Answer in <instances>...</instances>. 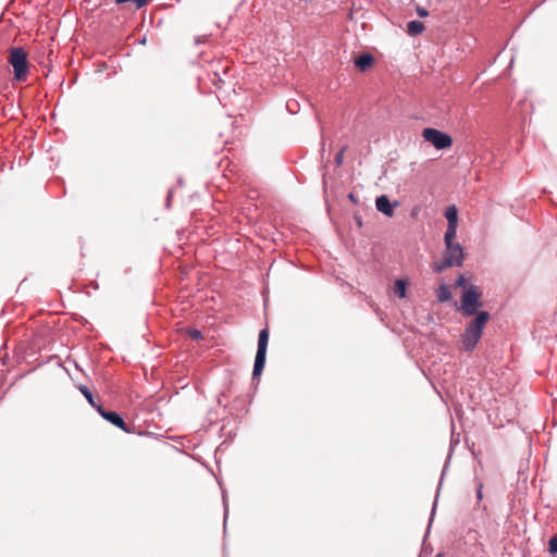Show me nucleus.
<instances>
[{"label":"nucleus","instance_id":"16","mask_svg":"<svg viewBox=\"0 0 557 557\" xmlns=\"http://www.w3.org/2000/svg\"><path fill=\"white\" fill-rule=\"evenodd\" d=\"M79 391L81 393L86 397V399L88 400V403L97 409V406H99L98 404L95 403V399H94V396H92V393L89 391V388L85 385H81L79 386Z\"/></svg>","mask_w":557,"mask_h":557},{"label":"nucleus","instance_id":"2","mask_svg":"<svg viewBox=\"0 0 557 557\" xmlns=\"http://www.w3.org/2000/svg\"><path fill=\"white\" fill-rule=\"evenodd\" d=\"M8 62L14 70V79L25 82L29 73L27 52L22 47L9 49Z\"/></svg>","mask_w":557,"mask_h":557},{"label":"nucleus","instance_id":"19","mask_svg":"<svg viewBox=\"0 0 557 557\" xmlns=\"http://www.w3.org/2000/svg\"><path fill=\"white\" fill-rule=\"evenodd\" d=\"M346 146H344L338 152L337 154L335 156V163L337 166L342 165L343 163V159H344V153H345V150H346Z\"/></svg>","mask_w":557,"mask_h":557},{"label":"nucleus","instance_id":"22","mask_svg":"<svg viewBox=\"0 0 557 557\" xmlns=\"http://www.w3.org/2000/svg\"><path fill=\"white\" fill-rule=\"evenodd\" d=\"M417 13L421 17L428 16V14H429L424 8H418Z\"/></svg>","mask_w":557,"mask_h":557},{"label":"nucleus","instance_id":"12","mask_svg":"<svg viewBox=\"0 0 557 557\" xmlns=\"http://www.w3.org/2000/svg\"><path fill=\"white\" fill-rule=\"evenodd\" d=\"M424 30V24L420 21H410L407 24V32L411 36H417Z\"/></svg>","mask_w":557,"mask_h":557},{"label":"nucleus","instance_id":"20","mask_svg":"<svg viewBox=\"0 0 557 557\" xmlns=\"http://www.w3.org/2000/svg\"><path fill=\"white\" fill-rule=\"evenodd\" d=\"M466 284H467V280L465 277V275H459V277L455 282V286L456 287H463L465 288Z\"/></svg>","mask_w":557,"mask_h":557},{"label":"nucleus","instance_id":"1","mask_svg":"<svg viewBox=\"0 0 557 557\" xmlns=\"http://www.w3.org/2000/svg\"><path fill=\"white\" fill-rule=\"evenodd\" d=\"M488 320V312L480 311L475 318L467 325L460 338L461 346L465 350L471 351L474 349Z\"/></svg>","mask_w":557,"mask_h":557},{"label":"nucleus","instance_id":"4","mask_svg":"<svg viewBox=\"0 0 557 557\" xmlns=\"http://www.w3.org/2000/svg\"><path fill=\"white\" fill-rule=\"evenodd\" d=\"M465 255L463 249L458 243H451L449 246H445V251L441 262L435 264V271L437 273L451 267H460L462 264Z\"/></svg>","mask_w":557,"mask_h":557},{"label":"nucleus","instance_id":"21","mask_svg":"<svg viewBox=\"0 0 557 557\" xmlns=\"http://www.w3.org/2000/svg\"><path fill=\"white\" fill-rule=\"evenodd\" d=\"M214 76L218 78V81L214 78L213 83L218 89H221L224 82L216 73H214Z\"/></svg>","mask_w":557,"mask_h":557},{"label":"nucleus","instance_id":"11","mask_svg":"<svg viewBox=\"0 0 557 557\" xmlns=\"http://www.w3.org/2000/svg\"><path fill=\"white\" fill-rule=\"evenodd\" d=\"M436 297L440 302H445L451 299L453 295L449 286L441 285L436 290Z\"/></svg>","mask_w":557,"mask_h":557},{"label":"nucleus","instance_id":"13","mask_svg":"<svg viewBox=\"0 0 557 557\" xmlns=\"http://www.w3.org/2000/svg\"><path fill=\"white\" fill-rule=\"evenodd\" d=\"M445 218L447 219V225H458V211L455 206L447 208Z\"/></svg>","mask_w":557,"mask_h":557},{"label":"nucleus","instance_id":"5","mask_svg":"<svg viewBox=\"0 0 557 557\" xmlns=\"http://www.w3.org/2000/svg\"><path fill=\"white\" fill-rule=\"evenodd\" d=\"M268 342H269V330L263 329L260 331L259 337H258V349H257L255 364H253V371H252L253 377L259 376L263 371V368L265 364Z\"/></svg>","mask_w":557,"mask_h":557},{"label":"nucleus","instance_id":"15","mask_svg":"<svg viewBox=\"0 0 557 557\" xmlns=\"http://www.w3.org/2000/svg\"><path fill=\"white\" fill-rule=\"evenodd\" d=\"M407 292V283L403 280H397L394 285V294L399 298H405Z\"/></svg>","mask_w":557,"mask_h":557},{"label":"nucleus","instance_id":"9","mask_svg":"<svg viewBox=\"0 0 557 557\" xmlns=\"http://www.w3.org/2000/svg\"><path fill=\"white\" fill-rule=\"evenodd\" d=\"M374 62V59L371 54L369 53H364V54H361L360 57H358L356 60H355V65L361 71V72H364L367 71L369 67L372 66Z\"/></svg>","mask_w":557,"mask_h":557},{"label":"nucleus","instance_id":"7","mask_svg":"<svg viewBox=\"0 0 557 557\" xmlns=\"http://www.w3.org/2000/svg\"><path fill=\"white\" fill-rule=\"evenodd\" d=\"M97 411L101 414L103 419L112 423L113 425L117 426L119 429L123 431H127L126 423L122 419L120 414H117L114 411H107L103 409L102 406H97Z\"/></svg>","mask_w":557,"mask_h":557},{"label":"nucleus","instance_id":"23","mask_svg":"<svg viewBox=\"0 0 557 557\" xmlns=\"http://www.w3.org/2000/svg\"><path fill=\"white\" fill-rule=\"evenodd\" d=\"M482 488H483V484L480 483L478 486V491H476L478 499H482Z\"/></svg>","mask_w":557,"mask_h":557},{"label":"nucleus","instance_id":"18","mask_svg":"<svg viewBox=\"0 0 557 557\" xmlns=\"http://www.w3.org/2000/svg\"><path fill=\"white\" fill-rule=\"evenodd\" d=\"M549 553L553 554V555H556L557 554V535L553 536L550 540H549Z\"/></svg>","mask_w":557,"mask_h":557},{"label":"nucleus","instance_id":"3","mask_svg":"<svg viewBox=\"0 0 557 557\" xmlns=\"http://www.w3.org/2000/svg\"><path fill=\"white\" fill-rule=\"evenodd\" d=\"M481 296V292L474 285L465 289L458 308L462 315L471 317L480 312L479 309L482 307Z\"/></svg>","mask_w":557,"mask_h":557},{"label":"nucleus","instance_id":"8","mask_svg":"<svg viewBox=\"0 0 557 557\" xmlns=\"http://www.w3.org/2000/svg\"><path fill=\"white\" fill-rule=\"evenodd\" d=\"M376 209L384 213L387 216H393L394 214V207L391 202L387 196L382 195L376 198L375 200Z\"/></svg>","mask_w":557,"mask_h":557},{"label":"nucleus","instance_id":"6","mask_svg":"<svg viewBox=\"0 0 557 557\" xmlns=\"http://www.w3.org/2000/svg\"><path fill=\"white\" fill-rule=\"evenodd\" d=\"M422 137L426 141L431 143L436 149H446L453 145L451 137L436 128H424L422 131Z\"/></svg>","mask_w":557,"mask_h":557},{"label":"nucleus","instance_id":"14","mask_svg":"<svg viewBox=\"0 0 557 557\" xmlns=\"http://www.w3.org/2000/svg\"><path fill=\"white\" fill-rule=\"evenodd\" d=\"M457 226L458 225H447V230L444 237L445 246H449L451 243H454V239L456 238L457 235Z\"/></svg>","mask_w":557,"mask_h":557},{"label":"nucleus","instance_id":"17","mask_svg":"<svg viewBox=\"0 0 557 557\" xmlns=\"http://www.w3.org/2000/svg\"><path fill=\"white\" fill-rule=\"evenodd\" d=\"M187 334L189 335L190 338H193L195 341H198V339L202 338V333L199 330H197V329L188 330Z\"/></svg>","mask_w":557,"mask_h":557},{"label":"nucleus","instance_id":"24","mask_svg":"<svg viewBox=\"0 0 557 557\" xmlns=\"http://www.w3.org/2000/svg\"><path fill=\"white\" fill-rule=\"evenodd\" d=\"M350 200L355 201V197L352 194L349 195Z\"/></svg>","mask_w":557,"mask_h":557},{"label":"nucleus","instance_id":"10","mask_svg":"<svg viewBox=\"0 0 557 557\" xmlns=\"http://www.w3.org/2000/svg\"><path fill=\"white\" fill-rule=\"evenodd\" d=\"M116 3L128 10H138L148 3V0H116Z\"/></svg>","mask_w":557,"mask_h":557}]
</instances>
